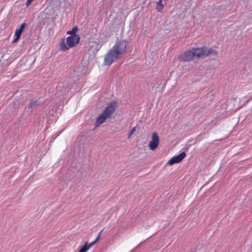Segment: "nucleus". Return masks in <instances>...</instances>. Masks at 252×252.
Segmentation results:
<instances>
[{"label":"nucleus","mask_w":252,"mask_h":252,"mask_svg":"<svg viewBox=\"0 0 252 252\" xmlns=\"http://www.w3.org/2000/svg\"><path fill=\"white\" fill-rule=\"evenodd\" d=\"M205 56L217 58L218 53L214 48L202 46L186 51L178 57V59L182 62H189L195 59H198Z\"/></svg>","instance_id":"obj_1"},{"label":"nucleus","mask_w":252,"mask_h":252,"mask_svg":"<svg viewBox=\"0 0 252 252\" xmlns=\"http://www.w3.org/2000/svg\"><path fill=\"white\" fill-rule=\"evenodd\" d=\"M128 44V40L126 39L117 40L112 48L105 55L104 64L110 66L113 63L122 58L126 53Z\"/></svg>","instance_id":"obj_2"},{"label":"nucleus","mask_w":252,"mask_h":252,"mask_svg":"<svg viewBox=\"0 0 252 252\" xmlns=\"http://www.w3.org/2000/svg\"><path fill=\"white\" fill-rule=\"evenodd\" d=\"M116 107V103L115 102H112L109 104L101 113V114L97 117L95 122V126L98 127L101 124L103 123L106 120L111 117L114 113Z\"/></svg>","instance_id":"obj_3"},{"label":"nucleus","mask_w":252,"mask_h":252,"mask_svg":"<svg viewBox=\"0 0 252 252\" xmlns=\"http://www.w3.org/2000/svg\"><path fill=\"white\" fill-rule=\"evenodd\" d=\"M80 37L79 35H70L65 39H61L59 45L60 49L62 51H65L70 48H72L78 44L80 41Z\"/></svg>","instance_id":"obj_4"},{"label":"nucleus","mask_w":252,"mask_h":252,"mask_svg":"<svg viewBox=\"0 0 252 252\" xmlns=\"http://www.w3.org/2000/svg\"><path fill=\"white\" fill-rule=\"evenodd\" d=\"M186 154L184 152L181 153L178 155L172 157L168 162L169 165H172L174 164L181 162L186 157Z\"/></svg>","instance_id":"obj_5"},{"label":"nucleus","mask_w":252,"mask_h":252,"mask_svg":"<svg viewBox=\"0 0 252 252\" xmlns=\"http://www.w3.org/2000/svg\"><path fill=\"white\" fill-rule=\"evenodd\" d=\"M149 147L152 150H154L158 147V133L157 132L153 133L152 140L149 143Z\"/></svg>","instance_id":"obj_6"},{"label":"nucleus","mask_w":252,"mask_h":252,"mask_svg":"<svg viewBox=\"0 0 252 252\" xmlns=\"http://www.w3.org/2000/svg\"><path fill=\"white\" fill-rule=\"evenodd\" d=\"M22 32H23L20 30L19 29L16 30L15 32V38H14L13 41V43L16 42L19 39Z\"/></svg>","instance_id":"obj_7"},{"label":"nucleus","mask_w":252,"mask_h":252,"mask_svg":"<svg viewBox=\"0 0 252 252\" xmlns=\"http://www.w3.org/2000/svg\"><path fill=\"white\" fill-rule=\"evenodd\" d=\"M78 28L76 26L74 27L71 31H67L66 33L71 34V35H77L76 33L78 31Z\"/></svg>","instance_id":"obj_8"},{"label":"nucleus","mask_w":252,"mask_h":252,"mask_svg":"<svg viewBox=\"0 0 252 252\" xmlns=\"http://www.w3.org/2000/svg\"><path fill=\"white\" fill-rule=\"evenodd\" d=\"M89 250V248L88 247V242H86L78 252H87Z\"/></svg>","instance_id":"obj_9"},{"label":"nucleus","mask_w":252,"mask_h":252,"mask_svg":"<svg viewBox=\"0 0 252 252\" xmlns=\"http://www.w3.org/2000/svg\"><path fill=\"white\" fill-rule=\"evenodd\" d=\"M136 130V127H133L131 130L130 131H129L128 134V136H127V138L128 139H129L131 136L132 135V134L135 132Z\"/></svg>","instance_id":"obj_10"},{"label":"nucleus","mask_w":252,"mask_h":252,"mask_svg":"<svg viewBox=\"0 0 252 252\" xmlns=\"http://www.w3.org/2000/svg\"><path fill=\"white\" fill-rule=\"evenodd\" d=\"M103 230H101L98 233V235L97 236L95 239L94 240L96 243L99 241V240L100 239L101 235L102 234Z\"/></svg>","instance_id":"obj_11"},{"label":"nucleus","mask_w":252,"mask_h":252,"mask_svg":"<svg viewBox=\"0 0 252 252\" xmlns=\"http://www.w3.org/2000/svg\"><path fill=\"white\" fill-rule=\"evenodd\" d=\"M103 230H101L98 233V235L97 236L95 239L94 240L96 243L99 241V240L100 239L101 235L102 234Z\"/></svg>","instance_id":"obj_12"},{"label":"nucleus","mask_w":252,"mask_h":252,"mask_svg":"<svg viewBox=\"0 0 252 252\" xmlns=\"http://www.w3.org/2000/svg\"><path fill=\"white\" fill-rule=\"evenodd\" d=\"M26 26H27L26 23H24L21 25V27L19 29L20 30H21V31L23 32L24 29L26 28Z\"/></svg>","instance_id":"obj_13"},{"label":"nucleus","mask_w":252,"mask_h":252,"mask_svg":"<svg viewBox=\"0 0 252 252\" xmlns=\"http://www.w3.org/2000/svg\"><path fill=\"white\" fill-rule=\"evenodd\" d=\"M163 8V5L161 3V1H158V11L161 10Z\"/></svg>","instance_id":"obj_14"},{"label":"nucleus","mask_w":252,"mask_h":252,"mask_svg":"<svg viewBox=\"0 0 252 252\" xmlns=\"http://www.w3.org/2000/svg\"><path fill=\"white\" fill-rule=\"evenodd\" d=\"M36 104V101H32L29 104V107H32Z\"/></svg>","instance_id":"obj_15"},{"label":"nucleus","mask_w":252,"mask_h":252,"mask_svg":"<svg viewBox=\"0 0 252 252\" xmlns=\"http://www.w3.org/2000/svg\"><path fill=\"white\" fill-rule=\"evenodd\" d=\"M33 0H27L26 2V6H29Z\"/></svg>","instance_id":"obj_16"},{"label":"nucleus","mask_w":252,"mask_h":252,"mask_svg":"<svg viewBox=\"0 0 252 252\" xmlns=\"http://www.w3.org/2000/svg\"><path fill=\"white\" fill-rule=\"evenodd\" d=\"M95 243H96V242L94 241L93 242L90 243V244L88 243V247L90 249L91 247L94 246Z\"/></svg>","instance_id":"obj_17"},{"label":"nucleus","mask_w":252,"mask_h":252,"mask_svg":"<svg viewBox=\"0 0 252 252\" xmlns=\"http://www.w3.org/2000/svg\"><path fill=\"white\" fill-rule=\"evenodd\" d=\"M235 101V100H232L231 101L233 102H234V101Z\"/></svg>","instance_id":"obj_18"}]
</instances>
